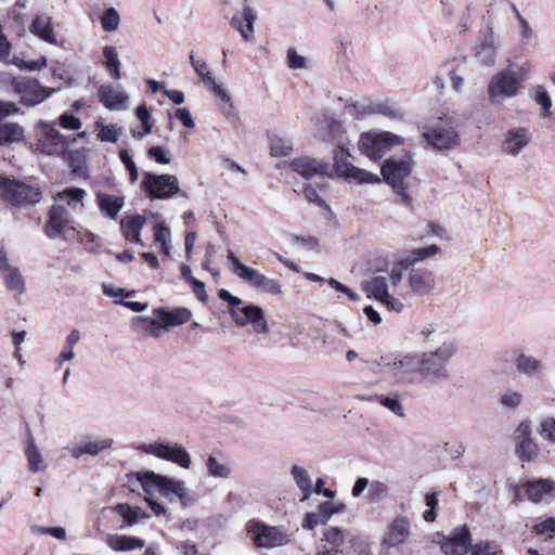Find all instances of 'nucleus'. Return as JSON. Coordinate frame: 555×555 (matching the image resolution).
Returning a JSON list of instances; mask_svg holds the SVG:
<instances>
[{
  "mask_svg": "<svg viewBox=\"0 0 555 555\" xmlns=\"http://www.w3.org/2000/svg\"><path fill=\"white\" fill-rule=\"evenodd\" d=\"M455 353L456 345L452 339L442 340L435 349L416 352L421 382H447L450 378L448 365Z\"/></svg>",
  "mask_w": 555,
  "mask_h": 555,
  "instance_id": "f257e3e1",
  "label": "nucleus"
},
{
  "mask_svg": "<svg viewBox=\"0 0 555 555\" xmlns=\"http://www.w3.org/2000/svg\"><path fill=\"white\" fill-rule=\"evenodd\" d=\"M416 352H403L383 357L379 373L391 384L409 387L421 383Z\"/></svg>",
  "mask_w": 555,
  "mask_h": 555,
  "instance_id": "f03ea898",
  "label": "nucleus"
},
{
  "mask_svg": "<svg viewBox=\"0 0 555 555\" xmlns=\"http://www.w3.org/2000/svg\"><path fill=\"white\" fill-rule=\"evenodd\" d=\"M218 297L228 304V312L237 326L250 325L256 334L268 333L269 326L260 306L253 304L242 306L243 300L224 288L218 292Z\"/></svg>",
  "mask_w": 555,
  "mask_h": 555,
  "instance_id": "7ed1b4c3",
  "label": "nucleus"
},
{
  "mask_svg": "<svg viewBox=\"0 0 555 555\" xmlns=\"http://www.w3.org/2000/svg\"><path fill=\"white\" fill-rule=\"evenodd\" d=\"M446 555H504L500 546L491 541L470 544V533L466 526L455 528L441 544Z\"/></svg>",
  "mask_w": 555,
  "mask_h": 555,
  "instance_id": "20e7f679",
  "label": "nucleus"
},
{
  "mask_svg": "<svg viewBox=\"0 0 555 555\" xmlns=\"http://www.w3.org/2000/svg\"><path fill=\"white\" fill-rule=\"evenodd\" d=\"M522 83L518 73L508 66L494 74L488 83V98L491 104L499 105L507 99L515 98Z\"/></svg>",
  "mask_w": 555,
  "mask_h": 555,
  "instance_id": "39448f33",
  "label": "nucleus"
},
{
  "mask_svg": "<svg viewBox=\"0 0 555 555\" xmlns=\"http://www.w3.org/2000/svg\"><path fill=\"white\" fill-rule=\"evenodd\" d=\"M422 135L434 150L440 152L453 150L461 142L457 124L453 117L440 119L434 126L425 127Z\"/></svg>",
  "mask_w": 555,
  "mask_h": 555,
  "instance_id": "423d86ee",
  "label": "nucleus"
},
{
  "mask_svg": "<svg viewBox=\"0 0 555 555\" xmlns=\"http://www.w3.org/2000/svg\"><path fill=\"white\" fill-rule=\"evenodd\" d=\"M142 176L141 189L150 199H169L178 194L185 196L173 175L144 171Z\"/></svg>",
  "mask_w": 555,
  "mask_h": 555,
  "instance_id": "0eeeda50",
  "label": "nucleus"
},
{
  "mask_svg": "<svg viewBox=\"0 0 555 555\" xmlns=\"http://www.w3.org/2000/svg\"><path fill=\"white\" fill-rule=\"evenodd\" d=\"M403 144V139L388 131H369L362 133L359 149L371 159H380L392 147Z\"/></svg>",
  "mask_w": 555,
  "mask_h": 555,
  "instance_id": "6e6552de",
  "label": "nucleus"
},
{
  "mask_svg": "<svg viewBox=\"0 0 555 555\" xmlns=\"http://www.w3.org/2000/svg\"><path fill=\"white\" fill-rule=\"evenodd\" d=\"M246 532L257 547L273 548L289 543V534L280 527L268 526L264 522L251 519L246 524Z\"/></svg>",
  "mask_w": 555,
  "mask_h": 555,
  "instance_id": "1a4fd4ad",
  "label": "nucleus"
},
{
  "mask_svg": "<svg viewBox=\"0 0 555 555\" xmlns=\"http://www.w3.org/2000/svg\"><path fill=\"white\" fill-rule=\"evenodd\" d=\"M140 449L149 455L171 462L181 468L189 469L191 467L192 461L190 453L183 446L177 442H153L143 444Z\"/></svg>",
  "mask_w": 555,
  "mask_h": 555,
  "instance_id": "9d476101",
  "label": "nucleus"
},
{
  "mask_svg": "<svg viewBox=\"0 0 555 555\" xmlns=\"http://www.w3.org/2000/svg\"><path fill=\"white\" fill-rule=\"evenodd\" d=\"M350 154L341 145H338L334 151V167L339 177L349 180H354L359 183H377L380 181L379 177L367 170L360 169L349 162Z\"/></svg>",
  "mask_w": 555,
  "mask_h": 555,
  "instance_id": "9b49d317",
  "label": "nucleus"
},
{
  "mask_svg": "<svg viewBox=\"0 0 555 555\" xmlns=\"http://www.w3.org/2000/svg\"><path fill=\"white\" fill-rule=\"evenodd\" d=\"M0 196L13 204L23 205L39 202L41 193L37 188L23 182L0 178Z\"/></svg>",
  "mask_w": 555,
  "mask_h": 555,
  "instance_id": "f8f14e48",
  "label": "nucleus"
},
{
  "mask_svg": "<svg viewBox=\"0 0 555 555\" xmlns=\"http://www.w3.org/2000/svg\"><path fill=\"white\" fill-rule=\"evenodd\" d=\"M346 108L349 114L354 115L357 118L374 114L383 115L390 119H401L403 117L402 111L389 101L362 99L351 103Z\"/></svg>",
  "mask_w": 555,
  "mask_h": 555,
  "instance_id": "ddd939ff",
  "label": "nucleus"
},
{
  "mask_svg": "<svg viewBox=\"0 0 555 555\" xmlns=\"http://www.w3.org/2000/svg\"><path fill=\"white\" fill-rule=\"evenodd\" d=\"M12 87L26 106H35L42 103L55 91L54 89L41 86L38 80L27 77L14 78Z\"/></svg>",
  "mask_w": 555,
  "mask_h": 555,
  "instance_id": "4468645a",
  "label": "nucleus"
},
{
  "mask_svg": "<svg viewBox=\"0 0 555 555\" xmlns=\"http://www.w3.org/2000/svg\"><path fill=\"white\" fill-rule=\"evenodd\" d=\"M499 50L498 39L492 25L480 33L474 47L473 54L477 62L485 67H492L496 62Z\"/></svg>",
  "mask_w": 555,
  "mask_h": 555,
  "instance_id": "2eb2a0df",
  "label": "nucleus"
},
{
  "mask_svg": "<svg viewBox=\"0 0 555 555\" xmlns=\"http://www.w3.org/2000/svg\"><path fill=\"white\" fill-rule=\"evenodd\" d=\"M74 220L68 209L61 204H55L49 212V220L44 227V232L50 238L63 237L67 240L68 234L74 232Z\"/></svg>",
  "mask_w": 555,
  "mask_h": 555,
  "instance_id": "dca6fc26",
  "label": "nucleus"
},
{
  "mask_svg": "<svg viewBox=\"0 0 555 555\" xmlns=\"http://www.w3.org/2000/svg\"><path fill=\"white\" fill-rule=\"evenodd\" d=\"M413 165L412 156L409 154L399 158L391 157L382 166L380 173L392 188L402 189V184H405L404 179L411 173Z\"/></svg>",
  "mask_w": 555,
  "mask_h": 555,
  "instance_id": "f3484780",
  "label": "nucleus"
},
{
  "mask_svg": "<svg viewBox=\"0 0 555 555\" xmlns=\"http://www.w3.org/2000/svg\"><path fill=\"white\" fill-rule=\"evenodd\" d=\"M38 149L48 155H60L65 152L69 141L48 122H40L37 128Z\"/></svg>",
  "mask_w": 555,
  "mask_h": 555,
  "instance_id": "a211bd4d",
  "label": "nucleus"
},
{
  "mask_svg": "<svg viewBox=\"0 0 555 555\" xmlns=\"http://www.w3.org/2000/svg\"><path fill=\"white\" fill-rule=\"evenodd\" d=\"M388 282L385 276H374L365 284V291L369 297L375 298L388 310L400 313L404 309V304L389 294Z\"/></svg>",
  "mask_w": 555,
  "mask_h": 555,
  "instance_id": "6ab92c4d",
  "label": "nucleus"
},
{
  "mask_svg": "<svg viewBox=\"0 0 555 555\" xmlns=\"http://www.w3.org/2000/svg\"><path fill=\"white\" fill-rule=\"evenodd\" d=\"M531 133L526 127H515L509 129L501 142V150L509 156L519 155L522 150L530 143Z\"/></svg>",
  "mask_w": 555,
  "mask_h": 555,
  "instance_id": "aec40b11",
  "label": "nucleus"
},
{
  "mask_svg": "<svg viewBox=\"0 0 555 555\" xmlns=\"http://www.w3.org/2000/svg\"><path fill=\"white\" fill-rule=\"evenodd\" d=\"M516 451L522 461L533 460L539 451L538 444L531 438V426L529 422H521L514 433Z\"/></svg>",
  "mask_w": 555,
  "mask_h": 555,
  "instance_id": "412c9836",
  "label": "nucleus"
},
{
  "mask_svg": "<svg viewBox=\"0 0 555 555\" xmlns=\"http://www.w3.org/2000/svg\"><path fill=\"white\" fill-rule=\"evenodd\" d=\"M315 131L321 140L334 142L337 143V146H343L345 134L344 126L332 115L324 114L319 118L315 124Z\"/></svg>",
  "mask_w": 555,
  "mask_h": 555,
  "instance_id": "4be33fe9",
  "label": "nucleus"
},
{
  "mask_svg": "<svg viewBox=\"0 0 555 555\" xmlns=\"http://www.w3.org/2000/svg\"><path fill=\"white\" fill-rule=\"evenodd\" d=\"M291 168L305 179L324 177L330 173V164L307 156L295 158L289 164Z\"/></svg>",
  "mask_w": 555,
  "mask_h": 555,
  "instance_id": "5701e85b",
  "label": "nucleus"
},
{
  "mask_svg": "<svg viewBox=\"0 0 555 555\" xmlns=\"http://www.w3.org/2000/svg\"><path fill=\"white\" fill-rule=\"evenodd\" d=\"M409 285L416 296L430 294L436 287V279L429 269L414 268L409 272Z\"/></svg>",
  "mask_w": 555,
  "mask_h": 555,
  "instance_id": "b1692460",
  "label": "nucleus"
},
{
  "mask_svg": "<svg viewBox=\"0 0 555 555\" xmlns=\"http://www.w3.org/2000/svg\"><path fill=\"white\" fill-rule=\"evenodd\" d=\"M112 444L113 439L109 437H88L72 447L69 453L74 459H79L83 455L95 456L109 449Z\"/></svg>",
  "mask_w": 555,
  "mask_h": 555,
  "instance_id": "393cba45",
  "label": "nucleus"
},
{
  "mask_svg": "<svg viewBox=\"0 0 555 555\" xmlns=\"http://www.w3.org/2000/svg\"><path fill=\"white\" fill-rule=\"evenodd\" d=\"M0 274L9 291L17 295H22L25 292V282L20 270L10 264L2 247H0Z\"/></svg>",
  "mask_w": 555,
  "mask_h": 555,
  "instance_id": "a878e982",
  "label": "nucleus"
},
{
  "mask_svg": "<svg viewBox=\"0 0 555 555\" xmlns=\"http://www.w3.org/2000/svg\"><path fill=\"white\" fill-rule=\"evenodd\" d=\"M98 95L99 101L111 111H122L128 107L129 96L119 87L102 85Z\"/></svg>",
  "mask_w": 555,
  "mask_h": 555,
  "instance_id": "bb28decb",
  "label": "nucleus"
},
{
  "mask_svg": "<svg viewBox=\"0 0 555 555\" xmlns=\"http://www.w3.org/2000/svg\"><path fill=\"white\" fill-rule=\"evenodd\" d=\"M256 11L246 2L243 4L241 16L231 18V26L240 33L244 41H251L255 33Z\"/></svg>",
  "mask_w": 555,
  "mask_h": 555,
  "instance_id": "cd10ccee",
  "label": "nucleus"
},
{
  "mask_svg": "<svg viewBox=\"0 0 555 555\" xmlns=\"http://www.w3.org/2000/svg\"><path fill=\"white\" fill-rule=\"evenodd\" d=\"M343 504H334L331 502H323L319 505L318 511L308 513L304 519L302 528L312 530L318 525H324L328 521L332 515L341 512Z\"/></svg>",
  "mask_w": 555,
  "mask_h": 555,
  "instance_id": "c85d7f7f",
  "label": "nucleus"
},
{
  "mask_svg": "<svg viewBox=\"0 0 555 555\" xmlns=\"http://www.w3.org/2000/svg\"><path fill=\"white\" fill-rule=\"evenodd\" d=\"M146 222L142 215H127L120 220V230L125 240L132 244L143 245L141 230Z\"/></svg>",
  "mask_w": 555,
  "mask_h": 555,
  "instance_id": "c756f323",
  "label": "nucleus"
},
{
  "mask_svg": "<svg viewBox=\"0 0 555 555\" xmlns=\"http://www.w3.org/2000/svg\"><path fill=\"white\" fill-rule=\"evenodd\" d=\"M410 537V521L405 517L395 518L387 530L384 543L390 547L404 543Z\"/></svg>",
  "mask_w": 555,
  "mask_h": 555,
  "instance_id": "7c9ffc66",
  "label": "nucleus"
},
{
  "mask_svg": "<svg viewBox=\"0 0 555 555\" xmlns=\"http://www.w3.org/2000/svg\"><path fill=\"white\" fill-rule=\"evenodd\" d=\"M528 499L534 503L546 500L555 491V482L552 479H535L522 485Z\"/></svg>",
  "mask_w": 555,
  "mask_h": 555,
  "instance_id": "2f4dec72",
  "label": "nucleus"
},
{
  "mask_svg": "<svg viewBox=\"0 0 555 555\" xmlns=\"http://www.w3.org/2000/svg\"><path fill=\"white\" fill-rule=\"evenodd\" d=\"M153 313L159 320H162L165 330L167 331L169 327L178 326L188 323L192 313L186 308H173L171 310H167L165 308H156Z\"/></svg>",
  "mask_w": 555,
  "mask_h": 555,
  "instance_id": "473e14b6",
  "label": "nucleus"
},
{
  "mask_svg": "<svg viewBox=\"0 0 555 555\" xmlns=\"http://www.w3.org/2000/svg\"><path fill=\"white\" fill-rule=\"evenodd\" d=\"M29 30L31 34L50 44L57 43V39L52 25V18L47 14L37 15L33 20L31 25L29 26Z\"/></svg>",
  "mask_w": 555,
  "mask_h": 555,
  "instance_id": "72a5a7b5",
  "label": "nucleus"
},
{
  "mask_svg": "<svg viewBox=\"0 0 555 555\" xmlns=\"http://www.w3.org/2000/svg\"><path fill=\"white\" fill-rule=\"evenodd\" d=\"M227 258L232 264L233 273L245 284L254 288L262 273L241 262L232 250H228Z\"/></svg>",
  "mask_w": 555,
  "mask_h": 555,
  "instance_id": "f704fd0d",
  "label": "nucleus"
},
{
  "mask_svg": "<svg viewBox=\"0 0 555 555\" xmlns=\"http://www.w3.org/2000/svg\"><path fill=\"white\" fill-rule=\"evenodd\" d=\"M106 544L115 552H130L142 548L145 545V541L134 535L108 534L106 537Z\"/></svg>",
  "mask_w": 555,
  "mask_h": 555,
  "instance_id": "c9c22d12",
  "label": "nucleus"
},
{
  "mask_svg": "<svg viewBox=\"0 0 555 555\" xmlns=\"http://www.w3.org/2000/svg\"><path fill=\"white\" fill-rule=\"evenodd\" d=\"M96 201L103 215L115 220L125 205V197L107 193H98Z\"/></svg>",
  "mask_w": 555,
  "mask_h": 555,
  "instance_id": "e433bc0d",
  "label": "nucleus"
},
{
  "mask_svg": "<svg viewBox=\"0 0 555 555\" xmlns=\"http://www.w3.org/2000/svg\"><path fill=\"white\" fill-rule=\"evenodd\" d=\"M211 92L219 98L222 102L228 103V107L222 109V113L227 120L231 124V126L234 129H240L243 125L240 115L237 112H235L232 103H231V96L227 92V90L221 87L220 85L216 83L210 88Z\"/></svg>",
  "mask_w": 555,
  "mask_h": 555,
  "instance_id": "4c0bfd02",
  "label": "nucleus"
},
{
  "mask_svg": "<svg viewBox=\"0 0 555 555\" xmlns=\"http://www.w3.org/2000/svg\"><path fill=\"white\" fill-rule=\"evenodd\" d=\"M516 357V366L519 373L527 376H533L543 370V363L535 357L526 354L519 350H514Z\"/></svg>",
  "mask_w": 555,
  "mask_h": 555,
  "instance_id": "58836bf2",
  "label": "nucleus"
},
{
  "mask_svg": "<svg viewBox=\"0 0 555 555\" xmlns=\"http://www.w3.org/2000/svg\"><path fill=\"white\" fill-rule=\"evenodd\" d=\"M24 129L16 122H0V146L23 142Z\"/></svg>",
  "mask_w": 555,
  "mask_h": 555,
  "instance_id": "ea45409f",
  "label": "nucleus"
},
{
  "mask_svg": "<svg viewBox=\"0 0 555 555\" xmlns=\"http://www.w3.org/2000/svg\"><path fill=\"white\" fill-rule=\"evenodd\" d=\"M86 191L80 188H68L56 194V199L66 205L74 211H80L83 208V197Z\"/></svg>",
  "mask_w": 555,
  "mask_h": 555,
  "instance_id": "a19ab883",
  "label": "nucleus"
},
{
  "mask_svg": "<svg viewBox=\"0 0 555 555\" xmlns=\"http://www.w3.org/2000/svg\"><path fill=\"white\" fill-rule=\"evenodd\" d=\"M113 509L124 519L127 526H132L149 517V515L141 507L131 506L126 503H118L114 506Z\"/></svg>",
  "mask_w": 555,
  "mask_h": 555,
  "instance_id": "79ce46f5",
  "label": "nucleus"
},
{
  "mask_svg": "<svg viewBox=\"0 0 555 555\" xmlns=\"http://www.w3.org/2000/svg\"><path fill=\"white\" fill-rule=\"evenodd\" d=\"M25 456L27 459L29 472L38 473L46 469L47 465L44 464L42 455L31 436L28 438L25 448Z\"/></svg>",
  "mask_w": 555,
  "mask_h": 555,
  "instance_id": "37998d69",
  "label": "nucleus"
},
{
  "mask_svg": "<svg viewBox=\"0 0 555 555\" xmlns=\"http://www.w3.org/2000/svg\"><path fill=\"white\" fill-rule=\"evenodd\" d=\"M104 65L109 76L114 80H119L120 75V61L118 52L114 46H105L103 48Z\"/></svg>",
  "mask_w": 555,
  "mask_h": 555,
  "instance_id": "c03bdc74",
  "label": "nucleus"
},
{
  "mask_svg": "<svg viewBox=\"0 0 555 555\" xmlns=\"http://www.w3.org/2000/svg\"><path fill=\"white\" fill-rule=\"evenodd\" d=\"M416 340L421 344H429L434 341L441 343L439 339L440 332L438 331V325L435 323L426 322L422 323L415 327L413 332Z\"/></svg>",
  "mask_w": 555,
  "mask_h": 555,
  "instance_id": "a18cd8bd",
  "label": "nucleus"
},
{
  "mask_svg": "<svg viewBox=\"0 0 555 555\" xmlns=\"http://www.w3.org/2000/svg\"><path fill=\"white\" fill-rule=\"evenodd\" d=\"M291 475L297 487L302 491V500L309 499L312 493V481L308 472L299 465H294Z\"/></svg>",
  "mask_w": 555,
  "mask_h": 555,
  "instance_id": "49530a36",
  "label": "nucleus"
},
{
  "mask_svg": "<svg viewBox=\"0 0 555 555\" xmlns=\"http://www.w3.org/2000/svg\"><path fill=\"white\" fill-rule=\"evenodd\" d=\"M206 469L209 476L214 478L225 479L231 475V469L225 461L214 455H209L206 460Z\"/></svg>",
  "mask_w": 555,
  "mask_h": 555,
  "instance_id": "de8ad7c7",
  "label": "nucleus"
},
{
  "mask_svg": "<svg viewBox=\"0 0 555 555\" xmlns=\"http://www.w3.org/2000/svg\"><path fill=\"white\" fill-rule=\"evenodd\" d=\"M153 231L155 243L160 245L165 256H169L171 250V232L169 228L165 223L158 222L153 227Z\"/></svg>",
  "mask_w": 555,
  "mask_h": 555,
  "instance_id": "09e8293b",
  "label": "nucleus"
},
{
  "mask_svg": "<svg viewBox=\"0 0 555 555\" xmlns=\"http://www.w3.org/2000/svg\"><path fill=\"white\" fill-rule=\"evenodd\" d=\"M101 28L105 33H114L119 28L120 15L118 11L113 8H106L100 16Z\"/></svg>",
  "mask_w": 555,
  "mask_h": 555,
  "instance_id": "8fccbe9b",
  "label": "nucleus"
},
{
  "mask_svg": "<svg viewBox=\"0 0 555 555\" xmlns=\"http://www.w3.org/2000/svg\"><path fill=\"white\" fill-rule=\"evenodd\" d=\"M389 494V487L380 480H372L366 493V500L370 503H379L384 501Z\"/></svg>",
  "mask_w": 555,
  "mask_h": 555,
  "instance_id": "3c124183",
  "label": "nucleus"
},
{
  "mask_svg": "<svg viewBox=\"0 0 555 555\" xmlns=\"http://www.w3.org/2000/svg\"><path fill=\"white\" fill-rule=\"evenodd\" d=\"M293 151L292 141L278 135L270 138V154L273 157L288 156Z\"/></svg>",
  "mask_w": 555,
  "mask_h": 555,
  "instance_id": "603ef678",
  "label": "nucleus"
},
{
  "mask_svg": "<svg viewBox=\"0 0 555 555\" xmlns=\"http://www.w3.org/2000/svg\"><path fill=\"white\" fill-rule=\"evenodd\" d=\"M137 479L142 486L143 490L151 494L154 490L160 489L163 476L155 474L154 472L138 473Z\"/></svg>",
  "mask_w": 555,
  "mask_h": 555,
  "instance_id": "864d4df0",
  "label": "nucleus"
},
{
  "mask_svg": "<svg viewBox=\"0 0 555 555\" xmlns=\"http://www.w3.org/2000/svg\"><path fill=\"white\" fill-rule=\"evenodd\" d=\"M95 127L99 130L98 139L102 142H117L122 131L117 125H104L102 121H96Z\"/></svg>",
  "mask_w": 555,
  "mask_h": 555,
  "instance_id": "5fc2aeb1",
  "label": "nucleus"
},
{
  "mask_svg": "<svg viewBox=\"0 0 555 555\" xmlns=\"http://www.w3.org/2000/svg\"><path fill=\"white\" fill-rule=\"evenodd\" d=\"M254 288L258 292H262L272 296L280 295L282 293L281 283L278 280L270 279L264 274L260 275Z\"/></svg>",
  "mask_w": 555,
  "mask_h": 555,
  "instance_id": "6e6d98bb",
  "label": "nucleus"
},
{
  "mask_svg": "<svg viewBox=\"0 0 555 555\" xmlns=\"http://www.w3.org/2000/svg\"><path fill=\"white\" fill-rule=\"evenodd\" d=\"M376 402H378L382 406L393 413L398 417H404L405 412L404 408L398 397H389L384 395L375 396Z\"/></svg>",
  "mask_w": 555,
  "mask_h": 555,
  "instance_id": "4d7b16f0",
  "label": "nucleus"
},
{
  "mask_svg": "<svg viewBox=\"0 0 555 555\" xmlns=\"http://www.w3.org/2000/svg\"><path fill=\"white\" fill-rule=\"evenodd\" d=\"M183 485L182 480L163 476L159 492L169 500H173L183 490Z\"/></svg>",
  "mask_w": 555,
  "mask_h": 555,
  "instance_id": "13d9d810",
  "label": "nucleus"
},
{
  "mask_svg": "<svg viewBox=\"0 0 555 555\" xmlns=\"http://www.w3.org/2000/svg\"><path fill=\"white\" fill-rule=\"evenodd\" d=\"M286 64L293 70L308 69L310 60L297 53L294 48H289L286 52Z\"/></svg>",
  "mask_w": 555,
  "mask_h": 555,
  "instance_id": "bf43d9fd",
  "label": "nucleus"
},
{
  "mask_svg": "<svg viewBox=\"0 0 555 555\" xmlns=\"http://www.w3.org/2000/svg\"><path fill=\"white\" fill-rule=\"evenodd\" d=\"M534 101L542 107L543 109V117H550L552 115L551 107H552V100L547 92V90L542 87L538 86L534 90Z\"/></svg>",
  "mask_w": 555,
  "mask_h": 555,
  "instance_id": "052dcab7",
  "label": "nucleus"
},
{
  "mask_svg": "<svg viewBox=\"0 0 555 555\" xmlns=\"http://www.w3.org/2000/svg\"><path fill=\"white\" fill-rule=\"evenodd\" d=\"M141 330L152 337H159L163 331H166L162 320L143 318L140 319Z\"/></svg>",
  "mask_w": 555,
  "mask_h": 555,
  "instance_id": "680f3d73",
  "label": "nucleus"
},
{
  "mask_svg": "<svg viewBox=\"0 0 555 555\" xmlns=\"http://www.w3.org/2000/svg\"><path fill=\"white\" fill-rule=\"evenodd\" d=\"M323 540L333 546L332 550H338L345 541V535L340 528L327 527L323 531Z\"/></svg>",
  "mask_w": 555,
  "mask_h": 555,
  "instance_id": "e2e57ef3",
  "label": "nucleus"
},
{
  "mask_svg": "<svg viewBox=\"0 0 555 555\" xmlns=\"http://www.w3.org/2000/svg\"><path fill=\"white\" fill-rule=\"evenodd\" d=\"M538 433L542 439L555 443V418H543L539 425Z\"/></svg>",
  "mask_w": 555,
  "mask_h": 555,
  "instance_id": "0e129e2a",
  "label": "nucleus"
},
{
  "mask_svg": "<svg viewBox=\"0 0 555 555\" xmlns=\"http://www.w3.org/2000/svg\"><path fill=\"white\" fill-rule=\"evenodd\" d=\"M532 531L538 535H544L552 539L555 534V518L548 517L532 527Z\"/></svg>",
  "mask_w": 555,
  "mask_h": 555,
  "instance_id": "69168bd1",
  "label": "nucleus"
},
{
  "mask_svg": "<svg viewBox=\"0 0 555 555\" xmlns=\"http://www.w3.org/2000/svg\"><path fill=\"white\" fill-rule=\"evenodd\" d=\"M119 159L126 167V169L129 173L130 181L132 183L137 182L138 178H139V170H138L135 163L133 162L132 157L130 156V154L128 153L127 150H121L119 152Z\"/></svg>",
  "mask_w": 555,
  "mask_h": 555,
  "instance_id": "338daca9",
  "label": "nucleus"
},
{
  "mask_svg": "<svg viewBox=\"0 0 555 555\" xmlns=\"http://www.w3.org/2000/svg\"><path fill=\"white\" fill-rule=\"evenodd\" d=\"M513 13L518 21L519 24V36L522 41H528L533 36V30L526 18L519 13L518 9L512 3L511 4Z\"/></svg>",
  "mask_w": 555,
  "mask_h": 555,
  "instance_id": "774afa93",
  "label": "nucleus"
}]
</instances>
